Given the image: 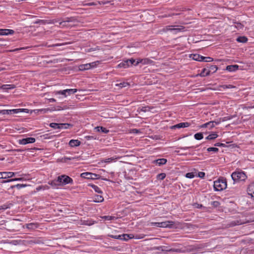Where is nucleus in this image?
Here are the masks:
<instances>
[{"label":"nucleus","mask_w":254,"mask_h":254,"mask_svg":"<svg viewBox=\"0 0 254 254\" xmlns=\"http://www.w3.org/2000/svg\"><path fill=\"white\" fill-rule=\"evenodd\" d=\"M214 189L216 191H221L227 188L226 179L221 177L214 182Z\"/></svg>","instance_id":"nucleus-1"},{"label":"nucleus","mask_w":254,"mask_h":254,"mask_svg":"<svg viewBox=\"0 0 254 254\" xmlns=\"http://www.w3.org/2000/svg\"><path fill=\"white\" fill-rule=\"evenodd\" d=\"M231 177L234 182H239L245 181L247 176L244 172L239 170L232 173Z\"/></svg>","instance_id":"nucleus-2"},{"label":"nucleus","mask_w":254,"mask_h":254,"mask_svg":"<svg viewBox=\"0 0 254 254\" xmlns=\"http://www.w3.org/2000/svg\"><path fill=\"white\" fill-rule=\"evenodd\" d=\"M151 225L162 228H173L175 225L174 221H167L161 222H152Z\"/></svg>","instance_id":"nucleus-3"},{"label":"nucleus","mask_w":254,"mask_h":254,"mask_svg":"<svg viewBox=\"0 0 254 254\" xmlns=\"http://www.w3.org/2000/svg\"><path fill=\"white\" fill-rule=\"evenodd\" d=\"M80 176L83 178L94 180L99 178V175L90 172H84L81 173Z\"/></svg>","instance_id":"nucleus-4"},{"label":"nucleus","mask_w":254,"mask_h":254,"mask_svg":"<svg viewBox=\"0 0 254 254\" xmlns=\"http://www.w3.org/2000/svg\"><path fill=\"white\" fill-rule=\"evenodd\" d=\"M254 221V219L246 220V221H242V220H237L231 221L228 225L229 227H234L236 225H239L246 223H249Z\"/></svg>","instance_id":"nucleus-5"},{"label":"nucleus","mask_w":254,"mask_h":254,"mask_svg":"<svg viewBox=\"0 0 254 254\" xmlns=\"http://www.w3.org/2000/svg\"><path fill=\"white\" fill-rule=\"evenodd\" d=\"M16 173L11 172H0V179L10 178L14 176Z\"/></svg>","instance_id":"nucleus-6"},{"label":"nucleus","mask_w":254,"mask_h":254,"mask_svg":"<svg viewBox=\"0 0 254 254\" xmlns=\"http://www.w3.org/2000/svg\"><path fill=\"white\" fill-rule=\"evenodd\" d=\"M35 138L34 137H27L19 140V143L20 144L25 145L28 143H34L35 142Z\"/></svg>","instance_id":"nucleus-7"},{"label":"nucleus","mask_w":254,"mask_h":254,"mask_svg":"<svg viewBox=\"0 0 254 254\" xmlns=\"http://www.w3.org/2000/svg\"><path fill=\"white\" fill-rule=\"evenodd\" d=\"M190 124L188 122L181 123L171 127V129L189 127Z\"/></svg>","instance_id":"nucleus-8"},{"label":"nucleus","mask_w":254,"mask_h":254,"mask_svg":"<svg viewBox=\"0 0 254 254\" xmlns=\"http://www.w3.org/2000/svg\"><path fill=\"white\" fill-rule=\"evenodd\" d=\"M153 62L147 58L145 59H137L135 63V65H138L139 63L143 64H152Z\"/></svg>","instance_id":"nucleus-9"},{"label":"nucleus","mask_w":254,"mask_h":254,"mask_svg":"<svg viewBox=\"0 0 254 254\" xmlns=\"http://www.w3.org/2000/svg\"><path fill=\"white\" fill-rule=\"evenodd\" d=\"M61 177H63V179H62V183L63 185L68 184H72L73 183V180L68 177V176L63 175H61Z\"/></svg>","instance_id":"nucleus-10"},{"label":"nucleus","mask_w":254,"mask_h":254,"mask_svg":"<svg viewBox=\"0 0 254 254\" xmlns=\"http://www.w3.org/2000/svg\"><path fill=\"white\" fill-rule=\"evenodd\" d=\"M219 122H217L216 121H210V122H207L205 124L202 125L200 126V127H202V128L208 127L209 129H210L214 127L215 124L218 125V124H219Z\"/></svg>","instance_id":"nucleus-11"},{"label":"nucleus","mask_w":254,"mask_h":254,"mask_svg":"<svg viewBox=\"0 0 254 254\" xmlns=\"http://www.w3.org/2000/svg\"><path fill=\"white\" fill-rule=\"evenodd\" d=\"M247 192L248 194L251 195L254 200V183L249 186L247 189Z\"/></svg>","instance_id":"nucleus-12"},{"label":"nucleus","mask_w":254,"mask_h":254,"mask_svg":"<svg viewBox=\"0 0 254 254\" xmlns=\"http://www.w3.org/2000/svg\"><path fill=\"white\" fill-rule=\"evenodd\" d=\"M39 227L37 223H30L25 224V227L29 230H34Z\"/></svg>","instance_id":"nucleus-13"},{"label":"nucleus","mask_w":254,"mask_h":254,"mask_svg":"<svg viewBox=\"0 0 254 254\" xmlns=\"http://www.w3.org/2000/svg\"><path fill=\"white\" fill-rule=\"evenodd\" d=\"M80 144H81V142L77 139H76V140L71 139L69 142V146L72 147L78 146L80 145Z\"/></svg>","instance_id":"nucleus-14"},{"label":"nucleus","mask_w":254,"mask_h":254,"mask_svg":"<svg viewBox=\"0 0 254 254\" xmlns=\"http://www.w3.org/2000/svg\"><path fill=\"white\" fill-rule=\"evenodd\" d=\"M14 33V31L11 29H1L0 35H11Z\"/></svg>","instance_id":"nucleus-15"},{"label":"nucleus","mask_w":254,"mask_h":254,"mask_svg":"<svg viewBox=\"0 0 254 254\" xmlns=\"http://www.w3.org/2000/svg\"><path fill=\"white\" fill-rule=\"evenodd\" d=\"M239 67V65L237 64L230 65L226 66V70L230 72L235 71L238 69Z\"/></svg>","instance_id":"nucleus-16"},{"label":"nucleus","mask_w":254,"mask_h":254,"mask_svg":"<svg viewBox=\"0 0 254 254\" xmlns=\"http://www.w3.org/2000/svg\"><path fill=\"white\" fill-rule=\"evenodd\" d=\"M119 158V157H117L116 156H114V157H112L109 158L103 159L101 160V161L102 162L110 163L112 162H116L118 158Z\"/></svg>","instance_id":"nucleus-17"},{"label":"nucleus","mask_w":254,"mask_h":254,"mask_svg":"<svg viewBox=\"0 0 254 254\" xmlns=\"http://www.w3.org/2000/svg\"><path fill=\"white\" fill-rule=\"evenodd\" d=\"M25 180H26V179L23 177L16 178H14V179H9V180L2 181L1 182V183L4 184V183H6L14 182V181H25Z\"/></svg>","instance_id":"nucleus-18"},{"label":"nucleus","mask_w":254,"mask_h":254,"mask_svg":"<svg viewBox=\"0 0 254 254\" xmlns=\"http://www.w3.org/2000/svg\"><path fill=\"white\" fill-rule=\"evenodd\" d=\"M207 68H208L207 69L208 71H209V74H210V73H213L215 72L218 69L217 66L215 65L209 64L207 66Z\"/></svg>","instance_id":"nucleus-19"},{"label":"nucleus","mask_w":254,"mask_h":254,"mask_svg":"<svg viewBox=\"0 0 254 254\" xmlns=\"http://www.w3.org/2000/svg\"><path fill=\"white\" fill-rule=\"evenodd\" d=\"M118 67H120V68H126L129 67V65L128 64V62L127 60L123 61L122 62L120 63L118 65Z\"/></svg>","instance_id":"nucleus-20"},{"label":"nucleus","mask_w":254,"mask_h":254,"mask_svg":"<svg viewBox=\"0 0 254 254\" xmlns=\"http://www.w3.org/2000/svg\"><path fill=\"white\" fill-rule=\"evenodd\" d=\"M94 129L97 132H101L104 133H107L109 131L108 129L103 127H96L94 128Z\"/></svg>","instance_id":"nucleus-21"},{"label":"nucleus","mask_w":254,"mask_h":254,"mask_svg":"<svg viewBox=\"0 0 254 254\" xmlns=\"http://www.w3.org/2000/svg\"><path fill=\"white\" fill-rule=\"evenodd\" d=\"M153 162L158 165V166H161L166 163L167 159L165 158L158 159L154 160Z\"/></svg>","instance_id":"nucleus-22"},{"label":"nucleus","mask_w":254,"mask_h":254,"mask_svg":"<svg viewBox=\"0 0 254 254\" xmlns=\"http://www.w3.org/2000/svg\"><path fill=\"white\" fill-rule=\"evenodd\" d=\"M15 86L13 84H3L1 86V89L7 91L9 89H14Z\"/></svg>","instance_id":"nucleus-23"},{"label":"nucleus","mask_w":254,"mask_h":254,"mask_svg":"<svg viewBox=\"0 0 254 254\" xmlns=\"http://www.w3.org/2000/svg\"><path fill=\"white\" fill-rule=\"evenodd\" d=\"M192 59L196 61L201 62L204 60L203 56L198 54H193L192 55Z\"/></svg>","instance_id":"nucleus-24"},{"label":"nucleus","mask_w":254,"mask_h":254,"mask_svg":"<svg viewBox=\"0 0 254 254\" xmlns=\"http://www.w3.org/2000/svg\"><path fill=\"white\" fill-rule=\"evenodd\" d=\"M209 75V71H208L207 68H204L199 74H197L196 76L204 77Z\"/></svg>","instance_id":"nucleus-25"},{"label":"nucleus","mask_w":254,"mask_h":254,"mask_svg":"<svg viewBox=\"0 0 254 254\" xmlns=\"http://www.w3.org/2000/svg\"><path fill=\"white\" fill-rule=\"evenodd\" d=\"M103 201L104 198L101 195H95L93 197V201L95 202H101Z\"/></svg>","instance_id":"nucleus-26"},{"label":"nucleus","mask_w":254,"mask_h":254,"mask_svg":"<svg viewBox=\"0 0 254 254\" xmlns=\"http://www.w3.org/2000/svg\"><path fill=\"white\" fill-rule=\"evenodd\" d=\"M71 43H72V42H66L64 43L56 44H53V45H48L47 43H46L45 44L42 45V46H46L47 47H53L60 46H62V45H68V44H70Z\"/></svg>","instance_id":"nucleus-27"},{"label":"nucleus","mask_w":254,"mask_h":254,"mask_svg":"<svg viewBox=\"0 0 254 254\" xmlns=\"http://www.w3.org/2000/svg\"><path fill=\"white\" fill-rule=\"evenodd\" d=\"M91 67V65L90 64H81L79 66V69L80 70H85L87 69H89Z\"/></svg>","instance_id":"nucleus-28"},{"label":"nucleus","mask_w":254,"mask_h":254,"mask_svg":"<svg viewBox=\"0 0 254 254\" xmlns=\"http://www.w3.org/2000/svg\"><path fill=\"white\" fill-rule=\"evenodd\" d=\"M50 127L54 129H62V124L52 123L50 124Z\"/></svg>","instance_id":"nucleus-29"},{"label":"nucleus","mask_w":254,"mask_h":254,"mask_svg":"<svg viewBox=\"0 0 254 254\" xmlns=\"http://www.w3.org/2000/svg\"><path fill=\"white\" fill-rule=\"evenodd\" d=\"M89 186H90L93 190H95V191L99 193H102V191L101 190V189L97 186L93 185V184H89L88 185Z\"/></svg>","instance_id":"nucleus-30"},{"label":"nucleus","mask_w":254,"mask_h":254,"mask_svg":"<svg viewBox=\"0 0 254 254\" xmlns=\"http://www.w3.org/2000/svg\"><path fill=\"white\" fill-rule=\"evenodd\" d=\"M122 240L127 241L129 239L133 238V236L132 234H124L122 235Z\"/></svg>","instance_id":"nucleus-31"},{"label":"nucleus","mask_w":254,"mask_h":254,"mask_svg":"<svg viewBox=\"0 0 254 254\" xmlns=\"http://www.w3.org/2000/svg\"><path fill=\"white\" fill-rule=\"evenodd\" d=\"M248 41V38L245 36H240L237 38V41L240 43H245Z\"/></svg>","instance_id":"nucleus-32"},{"label":"nucleus","mask_w":254,"mask_h":254,"mask_svg":"<svg viewBox=\"0 0 254 254\" xmlns=\"http://www.w3.org/2000/svg\"><path fill=\"white\" fill-rule=\"evenodd\" d=\"M217 137H218V134H216V133H213L208 135L206 137V139L207 140H212V139H215Z\"/></svg>","instance_id":"nucleus-33"},{"label":"nucleus","mask_w":254,"mask_h":254,"mask_svg":"<svg viewBox=\"0 0 254 254\" xmlns=\"http://www.w3.org/2000/svg\"><path fill=\"white\" fill-rule=\"evenodd\" d=\"M66 92L67 96L69 95L70 94H74L77 92L76 89H65V91Z\"/></svg>","instance_id":"nucleus-34"},{"label":"nucleus","mask_w":254,"mask_h":254,"mask_svg":"<svg viewBox=\"0 0 254 254\" xmlns=\"http://www.w3.org/2000/svg\"><path fill=\"white\" fill-rule=\"evenodd\" d=\"M194 137L196 140H200L203 137V133L202 132L196 133L194 134Z\"/></svg>","instance_id":"nucleus-35"},{"label":"nucleus","mask_w":254,"mask_h":254,"mask_svg":"<svg viewBox=\"0 0 254 254\" xmlns=\"http://www.w3.org/2000/svg\"><path fill=\"white\" fill-rule=\"evenodd\" d=\"M101 218L102 219H104L105 220H108V221L117 219V217H116L115 216H104L101 217Z\"/></svg>","instance_id":"nucleus-36"},{"label":"nucleus","mask_w":254,"mask_h":254,"mask_svg":"<svg viewBox=\"0 0 254 254\" xmlns=\"http://www.w3.org/2000/svg\"><path fill=\"white\" fill-rule=\"evenodd\" d=\"M12 205V203H8V204H4L0 206V210H5L7 208H10V207Z\"/></svg>","instance_id":"nucleus-37"},{"label":"nucleus","mask_w":254,"mask_h":254,"mask_svg":"<svg viewBox=\"0 0 254 254\" xmlns=\"http://www.w3.org/2000/svg\"><path fill=\"white\" fill-rule=\"evenodd\" d=\"M168 252H175V253H184L185 251L182 250L181 249H171L169 250H167Z\"/></svg>","instance_id":"nucleus-38"},{"label":"nucleus","mask_w":254,"mask_h":254,"mask_svg":"<svg viewBox=\"0 0 254 254\" xmlns=\"http://www.w3.org/2000/svg\"><path fill=\"white\" fill-rule=\"evenodd\" d=\"M235 24V27L238 29H242L244 27V25L240 22H234Z\"/></svg>","instance_id":"nucleus-39"},{"label":"nucleus","mask_w":254,"mask_h":254,"mask_svg":"<svg viewBox=\"0 0 254 254\" xmlns=\"http://www.w3.org/2000/svg\"><path fill=\"white\" fill-rule=\"evenodd\" d=\"M150 108L149 106H145L142 107L141 108H139L138 110V111H141L143 112H146L149 111L150 110Z\"/></svg>","instance_id":"nucleus-40"},{"label":"nucleus","mask_w":254,"mask_h":254,"mask_svg":"<svg viewBox=\"0 0 254 254\" xmlns=\"http://www.w3.org/2000/svg\"><path fill=\"white\" fill-rule=\"evenodd\" d=\"M166 176V175L165 173H162L157 175V179L158 180H163L165 178Z\"/></svg>","instance_id":"nucleus-41"},{"label":"nucleus","mask_w":254,"mask_h":254,"mask_svg":"<svg viewBox=\"0 0 254 254\" xmlns=\"http://www.w3.org/2000/svg\"><path fill=\"white\" fill-rule=\"evenodd\" d=\"M116 85L119 86L120 87L123 88V87H126L127 86H129V84L128 82H121L119 84H117Z\"/></svg>","instance_id":"nucleus-42"},{"label":"nucleus","mask_w":254,"mask_h":254,"mask_svg":"<svg viewBox=\"0 0 254 254\" xmlns=\"http://www.w3.org/2000/svg\"><path fill=\"white\" fill-rule=\"evenodd\" d=\"M0 114L1 115H10L11 114L10 110H0Z\"/></svg>","instance_id":"nucleus-43"},{"label":"nucleus","mask_w":254,"mask_h":254,"mask_svg":"<svg viewBox=\"0 0 254 254\" xmlns=\"http://www.w3.org/2000/svg\"><path fill=\"white\" fill-rule=\"evenodd\" d=\"M72 126H73V125L70 124H67V123L62 124V128L66 129V128H68L69 127H72Z\"/></svg>","instance_id":"nucleus-44"},{"label":"nucleus","mask_w":254,"mask_h":254,"mask_svg":"<svg viewBox=\"0 0 254 254\" xmlns=\"http://www.w3.org/2000/svg\"><path fill=\"white\" fill-rule=\"evenodd\" d=\"M48 184L49 185H51L53 187H57V186H60L58 184V182H57V180L56 179H55V180H53V181H52L51 182H49L48 183Z\"/></svg>","instance_id":"nucleus-45"},{"label":"nucleus","mask_w":254,"mask_h":254,"mask_svg":"<svg viewBox=\"0 0 254 254\" xmlns=\"http://www.w3.org/2000/svg\"><path fill=\"white\" fill-rule=\"evenodd\" d=\"M23 109H12L10 110L11 114H17L19 112H21L23 111Z\"/></svg>","instance_id":"nucleus-46"},{"label":"nucleus","mask_w":254,"mask_h":254,"mask_svg":"<svg viewBox=\"0 0 254 254\" xmlns=\"http://www.w3.org/2000/svg\"><path fill=\"white\" fill-rule=\"evenodd\" d=\"M32 243L41 244V243H43V242H42L40 239H35V240H32L29 241V244H32Z\"/></svg>","instance_id":"nucleus-47"},{"label":"nucleus","mask_w":254,"mask_h":254,"mask_svg":"<svg viewBox=\"0 0 254 254\" xmlns=\"http://www.w3.org/2000/svg\"><path fill=\"white\" fill-rule=\"evenodd\" d=\"M65 91V90L58 91H56V94H61V95H64V97H66L67 96L66 92Z\"/></svg>","instance_id":"nucleus-48"},{"label":"nucleus","mask_w":254,"mask_h":254,"mask_svg":"<svg viewBox=\"0 0 254 254\" xmlns=\"http://www.w3.org/2000/svg\"><path fill=\"white\" fill-rule=\"evenodd\" d=\"M49 189V187L47 185L40 186L36 188V190L38 191L41 190H45V189Z\"/></svg>","instance_id":"nucleus-49"},{"label":"nucleus","mask_w":254,"mask_h":254,"mask_svg":"<svg viewBox=\"0 0 254 254\" xmlns=\"http://www.w3.org/2000/svg\"><path fill=\"white\" fill-rule=\"evenodd\" d=\"M220 204V202L218 201H213L211 202V205L214 207H218Z\"/></svg>","instance_id":"nucleus-50"},{"label":"nucleus","mask_w":254,"mask_h":254,"mask_svg":"<svg viewBox=\"0 0 254 254\" xmlns=\"http://www.w3.org/2000/svg\"><path fill=\"white\" fill-rule=\"evenodd\" d=\"M208 152L213 151L214 152H217L218 151V148L216 147H209L207 149Z\"/></svg>","instance_id":"nucleus-51"},{"label":"nucleus","mask_w":254,"mask_h":254,"mask_svg":"<svg viewBox=\"0 0 254 254\" xmlns=\"http://www.w3.org/2000/svg\"><path fill=\"white\" fill-rule=\"evenodd\" d=\"M221 87L223 88L224 89H227V88H235V86H234L232 85H231V84H228V85H221Z\"/></svg>","instance_id":"nucleus-52"},{"label":"nucleus","mask_w":254,"mask_h":254,"mask_svg":"<svg viewBox=\"0 0 254 254\" xmlns=\"http://www.w3.org/2000/svg\"><path fill=\"white\" fill-rule=\"evenodd\" d=\"M109 236L112 238H114V239L122 240V235H109Z\"/></svg>","instance_id":"nucleus-53"},{"label":"nucleus","mask_w":254,"mask_h":254,"mask_svg":"<svg viewBox=\"0 0 254 254\" xmlns=\"http://www.w3.org/2000/svg\"><path fill=\"white\" fill-rule=\"evenodd\" d=\"M127 61L128 62V64H129V66H131L133 64H134L135 65V60L134 59L131 58L130 59H128Z\"/></svg>","instance_id":"nucleus-54"},{"label":"nucleus","mask_w":254,"mask_h":254,"mask_svg":"<svg viewBox=\"0 0 254 254\" xmlns=\"http://www.w3.org/2000/svg\"><path fill=\"white\" fill-rule=\"evenodd\" d=\"M203 58L204 60L203 61L206 62H210L213 61V59L209 57H203Z\"/></svg>","instance_id":"nucleus-55"},{"label":"nucleus","mask_w":254,"mask_h":254,"mask_svg":"<svg viewBox=\"0 0 254 254\" xmlns=\"http://www.w3.org/2000/svg\"><path fill=\"white\" fill-rule=\"evenodd\" d=\"M62 179H63V177H61V176H60L56 179L60 186H63Z\"/></svg>","instance_id":"nucleus-56"},{"label":"nucleus","mask_w":254,"mask_h":254,"mask_svg":"<svg viewBox=\"0 0 254 254\" xmlns=\"http://www.w3.org/2000/svg\"><path fill=\"white\" fill-rule=\"evenodd\" d=\"M29 185H26V184H17V185H15V186H16V188L18 189H20L22 188H24V187H26L27 186H28Z\"/></svg>","instance_id":"nucleus-57"},{"label":"nucleus","mask_w":254,"mask_h":254,"mask_svg":"<svg viewBox=\"0 0 254 254\" xmlns=\"http://www.w3.org/2000/svg\"><path fill=\"white\" fill-rule=\"evenodd\" d=\"M186 177L188 178L192 179L194 177V175L193 173H188L186 175Z\"/></svg>","instance_id":"nucleus-58"},{"label":"nucleus","mask_w":254,"mask_h":254,"mask_svg":"<svg viewBox=\"0 0 254 254\" xmlns=\"http://www.w3.org/2000/svg\"><path fill=\"white\" fill-rule=\"evenodd\" d=\"M97 4V3H96L95 2H89V3H83V6H93V5H96Z\"/></svg>","instance_id":"nucleus-59"},{"label":"nucleus","mask_w":254,"mask_h":254,"mask_svg":"<svg viewBox=\"0 0 254 254\" xmlns=\"http://www.w3.org/2000/svg\"><path fill=\"white\" fill-rule=\"evenodd\" d=\"M179 14V13H172V14H168V15L164 14V15L161 16V17H167L172 16L173 15H178Z\"/></svg>","instance_id":"nucleus-60"},{"label":"nucleus","mask_w":254,"mask_h":254,"mask_svg":"<svg viewBox=\"0 0 254 254\" xmlns=\"http://www.w3.org/2000/svg\"><path fill=\"white\" fill-rule=\"evenodd\" d=\"M69 19H70V17H66L64 18V19L63 21H62V22H61L60 23V24L62 25L63 23H65L66 22H69Z\"/></svg>","instance_id":"nucleus-61"},{"label":"nucleus","mask_w":254,"mask_h":254,"mask_svg":"<svg viewBox=\"0 0 254 254\" xmlns=\"http://www.w3.org/2000/svg\"><path fill=\"white\" fill-rule=\"evenodd\" d=\"M198 176L200 178H203L205 176V173L203 172H199L198 173Z\"/></svg>","instance_id":"nucleus-62"},{"label":"nucleus","mask_w":254,"mask_h":254,"mask_svg":"<svg viewBox=\"0 0 254 254\" xmlns=\"http://www.w3.org/2000/svg\"><path fill=\"white\" fill-rule=\"evenodd\" d=\"M214 146H222V147L226 146L225 144L222 143H219V142L215 143L214 144Z\"/></svg>","instance_id":"nucleus-63"},{"label":"nucleus","mask_w":254,"mask_h":254,"mask_svg":"<svg viewBox=\"0 0 254 254\" xmlns=\"http://www.w3.org/2000/svg\"><path fill=\"white\" fill-rule=\"evenodd\" d=\"M99 4H107L108 3L110 2L109 1H98L97 2Z\"/></svg>","instance_id":"nucleus-64"}]
</instances>
